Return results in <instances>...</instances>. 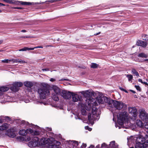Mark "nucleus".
Here are the masks:
<instances>
[{
    "label": "nucleus",
    "mask_w": 148,
    "mask_h": 148,
    "mask_svg": "<svg viewBox=\"0 0 148 148\" xmlns=\"http://www.w3.org/2000/svg\"><path fill=\"white\" fill-rule=\"evenodd\" d=\"M86 101V105L84 108L89 110L92 107V112L88 114V118L89 122L92 124L94 120L98 119L99 118L100 114L98 113L99 110L96 107L97 103L95 100L91 97L87 98Z\"/></svg>",
    "instance_id": "nucleus-1"
},
{
    "label": "nucleus",
    "mask_w": 148,
    "mask_h": 148,
    "mask_svg": "<svg viewBox=\"0 0 148 148\" xmlns=\"http://www.w3.org/2000/svg\"><path fill=\"white\" fill-rule=\"evenodd\" d=\"M103 103H107L109 107L111 108L114 107L116 109L119 110L125 109L127 107L126 105L121 102L114 101L106 97H103Z\"/></svg>",
    "instance_id": "nucleus-2"
},
{
    "label": "nucleus",
    "mask_w": 148,
    "mask_h": 148,
    "mask_svg": "<svg viewBox=\"0 0 148 148\" xmlns=\"http://www.w3.org/2000/svg\"><path fill=\"white\" fill-rule=\"evenodd\" d=\"M49 86L47 84L42 83L41 86L38 89V92L40 98L41 99H44L50 95L49 88Z\"/></svg>",
    "instance_id": "nucleus-3"
},
{
    "label": "nucleus",
    "mask_w": 148,
    "mask_h": 148,
    "mask_svg": "<svg viewBox=\"0 0 148 148\" xmlns=\"http://www.w3.org/2000/svg\"><path fill=\"white\" fill-rule=\"evenodd\" d=\"M136 144L135 148H144L148 146V136H145V137L143 136L136 137Z\"/></svg>",
    "instance_id": "nucleus-4"
},
{
    "label": "nucleus",
    "mask_w": 148,
    "mask_h": 148,
    "mask_svg": "<svg viewBox=\"0 0 148 148\" xmlns=\"http://www.w3.org/2000/svg\"><path fill=\"white\" fill-rule=\"evenodd\" d=\"M19 133L20 135L23 136H25L27 134H31L33 135H38L40 134L39 131H34L31 128L27 129L26 130H21L19 132Z\"/></svg>",
    "instance_id": "nucleus-5"
},
{
    "label": "nucleus",
    "mask_w": 148,
    "mask_h": 148,
    "mask_svg": "<svg viewBox=\"0 0 148 148\" xmlns=\"http://www.w3.org/2000/svg\"><path fill=\"white\" fill-rule=\"evenodd\" d=\"M127 118V113L126 112H121L119 114L118 118V122L119 124L123 125L124 122Z\"/></svg>",
    "instance_id": "nucleus-6"
},
{
    "label": "nucleus",
    "mask_w": 148,
    "mask_h": 148,
    "mask_svg": "<svg viewBox=\"0 0 148 148\" xmlns=\"http://www.w3.org/2000/svg\"><path fill=\"white\" fill-rule=\"evenodd\" d=\"M140 118L143 121H148V114L144 109H140L139 110Z\"/></svg>",
    "instance_id": "nucleus-7"
},
{
    "label": "nucleus",
    "mask_w": 148,
    "mask_h": 148,
    "mask_svg": "<svg viewBox=\"0 0 148 148\" xmlns=\"http://www.w3.org/2000/svg\"><path fill=\"white\" fill-rule=\"evenodd\" d=\"M49 140L51 142L49 143V148H61L60 146L61 143L60 142L55 140L53 138H51Z\"/></svg>",
    "instance_id": "nucleus-8"
},
{
    "label": "nucleus",
    "mask_w": 148,
    "mask_h": 148,
    "mask_svg": "<svg viewBox=\"0 0 148 148\" xmlns=\"http://www.w3.org/2000/svg\"><path fill=\"white\" fill-rule=\"evenodd\" d=\"M32 141L29 142L28 145L30 147H34L38 145V138L36 136H34Z\"/></svg>",
    "instance_id": "nucleus-9"
},
{
    "label": "nucleus",
    "mask_w": 148,
    "mask_h": 148,
    "mask_svg": "<svg viewBox=\"0 0 148 148\" xmlns=\"http://www.w3.org/2000/svg\"><path fill=\"white\" fill-rule=\"evenodd\" d=\"M23 84L20 82H15L13 84V86L11 88V90L14 92H17L19 90V88L22 86Z\"/></svg>",
    "instance_id": "nucleus-10"
},
{
    "label": "nucleus",
    "mask_w": 148,
    "mask_h": 148,
    "mask_svg": "<svg viewBox=\"0 0 148 148\" xmlns=\"http://www.w3.org/2000/svg\"><path fill=\"white\" fill-rule=\"evenodd\" d=\"M129 112L133 116L135 117L137 115V111L135 107H130L128 108Z\"/></svg>",
    "instance_id": "nucleus-11"
},
{
    "label": "nucleus",
    "mask_w": 148,
    "mask_h": 148,
    "mask_svg": "<svg viewBox=\"0 0 148 148\" xmlns=\"http://www.w3.org/2000/svg\"><path fill=\"white\" fill-rule=\"evenodd\" d=\"M66 142L69 144L70 148H73V146L76 147L78 145V142L75 140H69Z\"/></svg>",
    "instance_id": "nucleus-12"
},
{
    "label": "nucleus",
    "mask_w": 148,
    "mask_h": 148,
    "mask_svg": "<svg viewBox=\"0 0 148 148\" xmlns=\"http://www.w3.org/2000/svg\"><path fill=\"white\" fill-rule=\"evenodd\" d=\"M61 95L64 98L66 99H69L71 97V95L65 90L62 91L61 92Z\"/></svg>",
    "instance_id": "nucleus-13"
},
{
    "label": "nucleus",
    "mask_w": 148,
    "mask_h": 148,
    "mask_svg": "<svg viewBox=\"0 0 148 148\" xmlns=\"http://www.w3.org/2000/svg\"><path fill=\"white\" fill-rule=\"evenodd\" d=\"M82 94L85 96L88 97L89 96H94L95 94V92L93 91L90 90H88L85 91H83L82 92Z\"/></svg>",
    "instance_id": "nucleus-14"
},
{
    "label": "nucleus",
    "mask_w": 148,
    "mask_h": 148,
    "mask_svg": "<svg viewBox=\"0 0 148 148\" xmlns=\"http://www.w3.org/2000/svg\"><path fill=\"white\" fill-rule=\"evenodd\" d=\"M16 138L20 141H29L31 139L30 137L29 136L24 137L23 136H18L16 137Z\"/></svg>",
    "instance_id": "nucleus-15"
},
{
    "label": "nucleus",
    "mask_w": 148,
    "mask_h": 148,
    "mask_svg": "<svg viewBox=\"0 0 148 148\" xmlns=\"http://www.w3.org/2000/svg\"><path fill=\"white\" fill-rule=\"evenodd\" d=\"M136 44L138 46H141L143 47H145L147 45V43L146 42L138 40Z\"/></svg>",
    "instance_id": "nucleus-16"
},
{
    "label": "nucleus",
    "mask_w": 148,
    "mask_h": 148,
    "mask_svg": "<svg viewBox=\"0 0 148 148\" xmlns=\"http://www.w3.org/2000/svg\"><path fill=\"white\" fill-rule=\"evenodd\" d=\"M71 95L72 96V100L73 102H77L80 99L79 96L77 94H74L73 92H71Z\"/></svg>",
    "instance_id": "nucleus-17"
},
{
    "label": "nucleus",
    "mask_w": 148,
    "mask_h": 148,
    "mask_svg": "<svg viewBox=\"0 0 148 148\" xmlns=\"http://www.w3.org/2000/svg\"><path fill=\"white\" fill-rule=\"evenodd\" d=\"M43 47L42 46H37L35 47L34 48H29L27 47H25L24 48L19 49L18 51H26L27 50H33L35 48H42Z\"/></svg>",
    "instance_id": "nucleus-18"
},
{
    "label": "nucleus",
    "mask_w": 148,
    "mask_h": 148,
    "mask_svg": "<svg viewBox=\"0 0 148 148\" xmlns=\"http://www.w3.org/2000/svg\"><path fill=\"white\" fill-rule=\"evenodd\" d=\"M52 88L56 94L58 95L60 94L61 92L60 89L58 87L56 86L53 85Z\"/></svg>",
    "instance_id": "nucleus-19"
},
{
    "label": "nucleus",
    "mask_w": 148,
    "mask_h": 148,
    "mask_svg": "<svg viewBox=\"0 0 148 148\" xmlns=\"http://www.w3.org/2000/svg\"><path fill=\"white\" fill-rule=\"evenodd\" d=\"M9 125L7 123L3 124L2 125L0 126V130H6L9 127Z\"/></svg>",
    "instance_id": "nucleus-20"
},
{
    "label": "nucleus",
    "mask_w": 148,
    "mask_h": 148,
    "mask_svg": "<svg viewBox=\"0 0 148 148\" xmlns=\"http://www.w3.org/2000/svg\"><path fill=\"white\" fill-rule=\"evenodd\" d=\"M24 84L26 87L29 88H31L33 85V83L32 82L29 81H26L24 83Z\"/></svg>",
    "instance_id": "nucleus-21"
},
{
    "label": "nucleus",
    "mask_w": 148,
    "mask_h": 148,
    "mask_svg": "<svg viewBox=\"0 0 148 148\" xmlns=\"http://www.w3.org/2000/svg\"><path fill=\"white\" fill-rule=\"evenodd\" d=\"M11 61L13 62V63L19 62L22 63H26V62L22 60L21 59H11Z\"/></svg>",
    "instance_id": "nucleus-22"
},
{
    "label": "nucleus",
    "mask_w": 148,
    "mask_h": 148,
    "mask_svg": "<svg viewBox=\"0 0 148 148\" xmlns=\"http://www.w3.org/2000/svg\"><path fill=\"white\" fill-rule=\"evenodd\" d=\"M136 123L137 126L140 127L142 128L143 127V125L142 121L140 120H137L136 121Z\"/></svg>",
    "instance_id": "nucleus-23"
},
{
    "label": "nucleus",
    "mask_w": 148,
    "mask_h": 148,
    "mask_svg": "<svg viewBox=\"0 0 148 148\" xmlns=\"http://www.w3.org/2000/svg\"><path fill=\"white\" fill-rule=\"evenodd\" d=\"M7 135L9 137L13 138L16 136V135L14 132L10 131L8 130L7 133Z\"/></svg>",
    "instance_id": "nucleus-24"
},
{
    "label": "nucleus",
    "mask_w": 148,
    "mask_h": 148,
    "mask_svg": "<svg viewBox=\"0 0 148 148\" xmlns=\"http://www.w3.org/2000/svg\"><path fill=\"white\" fill-rule=\"evenodd\" d=\"M45 138H43L41 139L39 142L38 140V145H43L46 144V141H45Z\"/></svg>",
    "instance_id": "nucleus-25"
},
{
    "label": "nucleus",
    "mask_w": 148,
    "mask_h": 148,
    "mask_svg": "<svg viewBox=\"0 0 148 148\" xmlns=\"http://www.w3.org/2000/svg\"><path fill=\"white\" fill-rule=\"evenodd\" d=\"M9 89L8 87L5 86H2L0 88V91L4 92L7 91Z\"/></svg>",
    "instance_id": "nucleus-26"
},
{
    "label": "nucleus",
    "mask_w": 148,
    "mask_h": 148,
    "mask_svg": "<svg viewBox=\"0 0 148 148\" xmlns=\"http://www.w3.org/2000/svg\"><path fill=\"white\" fill-rule=\"evenodd\" d=\"M96 100L97 101V102L99 103H103V97H98L97 98Z\"/></svg>",
    "instance_id": "nucleus-27"
},
{
    "label": "nucleus",
    "mask_w": 148,
    "mask_h": 148,
    "mask_svg": "<svg viewBox=\"0 0 148 148\" xmlns=\"http://www.w3.org/2000/svg\"><path fill=\"white\" fill-rule=\"evenodd\" d=\"M132 74H135L137 76H139L138 73L134 69H132Z\"/></svg>",
    "instance_id": "nucleus-28"
},
{
    "label": "nucleus",
    "mask_w": 148,
    "mask_h": 148,
    "mask_svg": "<svg viewBox=\"0 0 148 148\" xmlns=\"http://www.w3.org/2000/svg\"><path fill=\"white\" fill-rule=\"evenodd\" d=\"M138 56L139 57L147 58V55L143 53H139L138 55Z\"/></svg>",
    "instance_id": "nucleus-29"
},
{
    "label": "nucleus",
    "mask_w": 148,
    "mask_h": 148,
    "mask_svg": "<svg viewBox=\"0 0 148 148\" xmlns=\"http://www.w3.org/2000/svg\"><path fill=\"white\" fill-rule=\"evenodd\" d=\"M142 37L143 38V39L146 41L148 40V35L145 34H143L142 35Z\"/></svg>",
    "instance_id": "nucleus-30"
},
{
    "label": "nucleus",
    "mask_w": 148,
    "mask_h": 148,
    "mask_svg": "<svg viewBox=\"0 0 148 148\" xmlns=\"http://www.w3.org/2000/svg\"><path fill=\"white\" fill-rule=\"evenodd\" d=\"M98 65L95 63H91L90 65V67L93 69H96L98 67Z\"/></svg>",
    "instance_id": "nucleus-31"
},
{
    "label": "nucleus",
    "mask_w": 148,
    "mask_h": 148,
    "mask_svg": "<svg viewBox=\"0 0 148 148\" xmlns=\"http://www.w3.org/2000/svg\"><path fill=\"white\" fill-rule=\"evenodd\" d=\"M126 77H127L129 81L132 79L133 77L132 75H127Z\"/></svg>",
    "instance_id": "nucleus-32"
},
{
    "label": "nucleus",
    "mask_w": 148,
    "mask_h": 148,
    "mask_svg": "<svg viewBox=\"0 0 148 148\" xmlns=\"http://www.w3.org/2000/svg\"><path fill=\"white\" fill-rule=\"evenodd\" d=\"M11 60H8V59H5L4 60H1V62L4 63H8L9 62H11Z\"/></svg>",
    "instance_id": "nucleus-33"
},
{
    "label": "nucleus",
    "mask_w": 148,
    "mask_h": 148,
    "mask_svg": "<svg viewBox=\"0 0 148 148\" xmlns=\"http://www.w3.org/2000/svg\"><path fill=\"white\" fill-rule=\"evenodd\" d=\"M21 3L23 5H31V3L30 2H21Z\"/></svg>",
    "instance_id": "nucleus-34"
},
{
    "label": "nucleus",
    "mask_w": 148,
    "mask_h": 148,
    "mask_svg": "<svg viewBox=\"0 0 148 148\" xmlns=\"http://www.w3.org/2000/svg\"><path fill=\"white\" fill-rule=\"evenodd\" d=\"M115 143V141H113L110 142L109 145L111 148H112L114 147Z\"/></svg>",
    "instance_id": "nucleus-35"
},
{
    "label": "nucleus",
    "mask_w": 148,
    "mask_h": 148,
    "mask_svg": "<svg viewBox=\"0 0 148 148\" xmlns=\"http://www.w3.org/2000/svg\"><path fill=\"white\" fill-rule=\"evenodd\" d=\"M52 99L56 101H58L59 100L58 97L56 96H53V97H52Z\"/></svg>",
    "instance_id": "nucleus-36"
},
{
    "label": "nucleus",
    "mask_w": 148,
    "mask_h": 148,
    "mask_svg": "<svg viewBox=\"0 0 148 148\" xmlns=\"http://www.w3.org/2000/svg\"><path fill=\"white\" fill-rule=\"evenodd\" d=\"M135 87L136 88L137 90H138L139 91H141V89L140 87L139 86L135 85Z\"/></svg>",
    "instance_id": "nucleus-37"
},
{
    "label": "nucleus",
    "mask_w": 148,
    "mask_h": 148,
    "mask_svg": "<svg viewBox=\"0 0 148 148\" xmlns=\"http://www.w3.org/2000/svg\"><path fill=\"white\" fill-rule=\"evenodd\" d=\"M23 38H34L33 36H23L22 37Z\"/></svg>",
    "instance_id": "nucleus-38"
},
{
    "label": "nucleus",
    "mask_w": 148,
    "mask_h": 148,
    "mask_svg": "<svg viewBox=\"0 0 148 148\" xmlns=\"http://www.w3.org/2000/svg\"><path fill=\"white\" fill-rule=\"evenodd\" d=\"M82 114L83 115H86V110L84 109H82Z\"/></svg>",
    "instance_id": "nucleus-39"
},
{
    "label": "nucleus",
    "mask_w": 148,
    "mask_h": 148,
    "mask_svg": "<svg viewBox=\"0 0 148 148\" xmlns=\"http://www.w3.org/2000/svg\"><path fill=\"white\" fill-rule=\"evenodd\" d=\"M86 147V144L83 143L81 146V148H85Z\"/></svg>",
    "instance_id": "nucleus-40"
},
{
    "label": "nucleus",
    "mask_w": 148,
    "mask_h": 148,
    "mask_svg": "<svg viewBox=\"0 0 148 148\" xmlns=\"http://www.w3.org/2000/svg\"><path fill=\"white\" fill-rule=\"evenodd\" d=\"M6 3L11 4L14 3L12 1V0H7Z\"/></svg>",
    "instance_id": "nucleus-41"
},
{
    "label": "nucleus",
    "mask_w": 148,
    "mask_h": 148,
    "mask_svg": "<svg viewBox=\"0 0 148 148\" xmlns=\"http://www.w3.org/2000/svg\"><path fill=\"white\" fill-rule=\"evenodd\" d=\"M101 147H107V145L105 143H103L101 145Z\"/></svg>",
    "instance_id": "nucleus-42"
},
{
    "label": "nucleus",
    "mask_w": 148,
    "mask_h": 148,
    "mask_svg": "<svg viewBox=\"0 0 148 148\" xmlns=\"http://www.w3.org/2000/svg\"><path fill=\"white\" fill-rule=\"evenodd\" d=\"M85 128L86 130H88L89 131H90L92 130V129L90 128L88 126L85 127Z\"/></svg>",
    "instance_id": "nucleus-43"
},
{
    "label": "nucleus",
    "mask_w": 148,
    "mask_h": 148,
    "mask_svg": "<svg viewBox=\"0 0 148 148\" xmlns=\"http://www.w3.org/2000/svg\"><path fill=\"white\" fill-rule=\"evenodd\" d=\"M145 128L148 129V122L146 123L145 125Z\"/></svg>",
    "instance_id": "nucleus-44"
},
{
    "label": "nucleus",
    "mask_w": 148,
    "mask_h": 148,
    "mask_svg": "<svg viewBox=\"0 0 148 148\" xmlns=\"http://www.w3.org/2000/svg\"><path fill=\"white\" fill-rule=\"evenodd\" d=\"M42 70L43 71H49V70L48 68H45V69H42Z\"/></svg>",
    "instance_id": "nucleus-45"
},
{
    "label": "nucleus",
    "mask_w": 148,
    "mask_h": 148,
    "mask_svg": "<svg viewBox=\"0 0 148 148\" xmlns=\"http://www.w3.org/2000/svg\"><path fill=\"white\" fill-rule=\"evenodd\" d=\"M146 62L148 63V59H146L144 60H143L142 61L143 62Z\"/></svg>",
    "instance_id": "nucleus-46"
},
{
    "label": "nucleus",
    "mask_w": 148,
    "mask_h": 148,
    "mask_svg": "<svg viewBox=\"0 0 148 148\" xmlns=\"http://www.w3.org/2000/svg\"><path fill=\"white\" fill-rule=\"evenodd\" d=\"M14 9H22V8L21 7H14L13 8Z\"/></svg>",
    "instance_id": "nucleus-47"
},
{
    "label": "nucleus",
    "mask_w": 148,
    "mask_h": 148,
    "mask_svg": "<svg viewBox=\"0 0 148 148\" xmlns=\"http://www.w3.org/2000/svg\"><path fill=\"white\" fill-rule=\"evenodd\" d=\"M50 81L52 82H54L55 81V80L53 78H51L50 79Z\"/></svg>",
    "instance_id": "nucleus-48"
},
{
    "label": "nucleus",
    "mask_w": 148,
    "mask_h": 148,
    "mask_svg": "<svg viewBox=\"0 0 148 148\" xmlns=\"http://www.w3.org/2000/svg\"><path fill=\"white\" fill-rule=\"evenodd\" d=\"M138 81L139 82H140L141 83H143V82L142 81V79H138Z\"/></svg>",
    "instance_id": "nucleus-49"
},
{
    "label": "nucleus",
    "mask_w": 148,
    "mask_h": 148,
    "mask_svg": "<svg viewBox=\"0 0 148 148\" xmlns=\"http://www.w3.org/2000/svg\"><path fill=\"white\" fill-rule=\"evenodd\" d=\"M47 129L49 131H51L52 130V129L51 128L47 127Z\"/></svg>",
    "instance_id": "nucleus-50"
},
{
    "label": "nucleus",
    "mask_w": 148,
    "mask_h": 148,
    "mask_svg": "<svg viewBox=\"0 0 148 148\" xmlns=\"http://www.w3.org/2000/svg\"><path fill=\"white\" fill-rule=\"evenodd\" d=\"M143 84H145V85H148V84L147 83V82H143Z\"/></svg>",
    "instance_id": "nucleus-51"
},
{
    "label": "nucleus",
    "mask_w": 148,
    "mask_h": 148,
    "mask_svg": "<svg viewBox=\"0 0 148 148\" xmlns=\"http://www.w3.org/2000/svg\"><path fill=\"white\" fill-rule=\"evenodd\" d=\"M119 89L121 90H122V91H124V90L125 89L123 88H121V87H119Z\"/></svg>",
    "instance_id": "nucleus-52"
},
{
    "label": "nucleus",
    "mask_w": 148,
    "mask_h": 148,
    "mask_svg": "<svg viewBox=\"0 0 148 148\" xmlns=\"http://www.w3.org/2000/svg\"><path fill=\"white\" fill-rule=\"evenodd\" d=\"M130 91L131 92H133V93H136V92H135L134 91V90H130Z\"/></svg>",
    "instance_id": "nucleus-53"
},
{
    "label": "nucleus",
    "mask_w": 148,
    "mask_h": 148,
    "mask_svg": "<svg viewBox=\"0 0 148 148\" xmlns=\"http://www.w3.org/2000/svg\"><path fill=\"white\" fill-rule=\"evenodd\" d=\"M21 32H26V30H24V29H23V30H22L21 31Z\"/></svg>",
    "instance_id": "nucleus-54"
},
{
    "label": "nucleus",
    "mask_w": 148,
    "mask_h": 148,
    "mask_svg": "<svg viewBox=\"0 0 148 148\" xmlns=\"http://www.w3.org/2000/svg\"><path fill=\"white\" fill-rule=\"evenodd\" d=\"M100 33H101V32H99V33H96V34H95L94 35H95V36H96V35H98V34H100Z\"/></svg>",
    "instance_id": "nucleus-55"
},
{
    "label": "nucleus",
    "mask_w": 148,
    "mask_h": 148,
    "mask_svg": "<svg viewBox=\"0 0 148 148\" xmlns=\"http://www.w3.org/2000/svg\"><path fill=\"white\" fill-rule=\"evenodd\" d=\"M61 80V81H63V80L68 81V79H62Z\"/></svg>",
    "instance_id": "nucleus-56"
},
{
    "label": "nucleus",
    "mask_w": 148,
    "mask_h": 148,
    "mask_svg": "<svg viewBox=\"0 0 148 148\" xmlns=\"http://www.w3.org/2000/svg\"><path fill=\"white\" fill-rule=\"evenodd\" d=\"M3 122V121L2 119H0V123H2Z\"/></svg>",
    "instance_id": "nucleus-57"
},
{
    "label": "nucleus",
    "mask_w": 148,
    "mask_h": 148,
    "mask_svg": "<svg viewBox=\"0 0 148 148\" xmlns=\"http://www.w3.org/2000/svg\"><path fill=\"white\" fill-rule=\"evenodd\" d=\"M3 40H0V45L1 44V43H2L3 42Z\"/></svg>",
    "instance_id": "nucleus-58"
},
{
    "label": "nucleus",
    "mask_w": 148,
    "mask_h": 148,
    "mask_svg": "<svg viewBox=\"0 0 148 148\" xmlns=\"http://www.w3.org/2000/svg\"><path fill=\"white\" fill-rule=\"evenodd\" d=\"M1 6L5 5L4 4H3L2 3H1Z\"/></svg>",
    "instance_id": "nucleus-59"
},
{
    "label": "nucleus",
    "mask_w": 148,
    "mask_h": 148,
    "mask_svg": "<svg viewBox=\"0 0 148 148\" xmlns=\"http://www.w3.org/2000/svg\"><path fill=\"white\" fill-rule=\"evenodd\" d=\"M124 91L126 93H127L128 92L126 90H125V89H124Z\"/></svg>",
    "instance_id": "nucleus-60"
},
{
    "label": "nucleus",
    "mask_w": 148,
    "mask_h": 148,
    "mask_svg": "<svg viewBox=\"0 0 148 148\" xmlns=\"http://www.w3.org/2000/svg\"><path fill=\"white\" fill-rule=\"evenodd\" d=\"M94 147V146H93V145H91L90 147H92H92Z\"/></svg>",
    "instance_id": "nucleus-61"
},
{
    "label": "nucleus",
    "mask_w": 148,
    "mask_h": 148,
    "mask_svg": "<svg viewBox=\"0 0 148 148\" xmlns=\"http://www.w3.org/2000/svg\"><path fill=\"white\" fill-rule=\"evenodd\" d=\"M2 92H0V95H2Z\"/></svg>",
    "instance_id": "nucleus-62"
},
{
    "label": "nucleus",
    "mask_w": 148,
    "mask_h": 148,
    "mask_svg": "<svg viewBox=\"0 0 148 148\" xmlns=\"http://www.w3.org/2000/svg\"><path fill=\"white\" fill-rule=\"evenodd\" d=\"M3 1H5V2H6L7 1V0H3Z\"/></svg>",
    "instance_id": "nucleus-63"
},
{
    "label": "nucleus",
    "mask_w": 148,
    "mask_h": 148,
    "mask_svg": "<svg viewBox=\"0 0 148 148\" xmlns=\"http://www.w3.org/2000/svg\"><path fill=\"white\" fill-rule=\"evenodd\" d=\"M130 148H134V147H131Z\"/></svg>",
    "instance_id": "nucleus-64"
}]
</instances>
